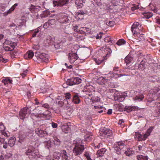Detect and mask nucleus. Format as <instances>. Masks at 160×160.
Segmentation results:
<instances>
[{"label":"nucleus","instance_id":"obj_18","mask_svg":"<svg viewBox=\"0 0 160 160\" xmlns=\"http://www.w3.org/2000/svg\"><path fill=\"white\" fill-rule=\"evenodd\" d=\"M76 31L78 32L79 33H90L91 31L90 29L89 28L86 27H82L80 28L79 30H76Z\"/></svg>","mask_w":160,"mask_h":160},{"label":"nucleus","instance_id":"obj_33","mask_svg":"<svg viewBox=\"0 0 160 160\" xmlns=\"http://www.w3.org/2000/svg\"><path fill=\"white\" fill-rule=\"evenodd\" d=\"M125 151H124L125 154L127 156H130L131 155L134 153V151L131 148H129L127 149V150H126V149H124Z\"/></svg>","mask_w":160,"mask_h":160},{"label":"nucleus","instance_id":"obj_5","mask_svg":"<svg viewBox=\"0 0 160 160\" xmlns=\"http://www.w3.org/2000/svg\"><path fill=\"white\" fill-rule=\"evenodd\" d=\"M154 128V127H151L147 130V132L143 135L141 134L137 133L136 134V136L137 137L138 140L139 141L145 140L149 136L151 133Z\"/></svg>","mask_w":160,"mask_h":160},{"label":"nucleus","instance_id":"obj_63","mask_svg":"<svg viewBox=\"0 0 160 160\" xmlns=\"http://www.w3.org/2000/svg\"><path fill=\"white\" fill-rule=\"evenodd\" d=\"M112 5H106V8H105V9H106V10H109L110 9H112Z\"/></svg>","mask_w":160,"mask_h":160},{"label":"nucleus","instance_id":"obj_25","mask_svg":"<svg viewBox=\"0 0 160 160\" xmlns=\"http://www.w3.org/2000/svg\"><path fill=\"white\" fill-rule=\"evenodd\" d=\"M53 137V141L54 145L56 146H59L61 143V142L58 138L55 135H52Z\"/></svg>","mask_w":160,"mask_h":160},{"label":"nucleus","instance_id":"obj_2","mask_svg":"<svg viewBox=\"0 0 160 160\" xmlns=\"http://www.w3.org/2000/svg\"><path fill=\"white\" fill-rule=\"evenodd\" d=\"M125 75H126L124 74L117 75L116 74V73H112V75H111V73L110 72L106 75V76L104 77H100L99 78V80L103 84H105L108 81H110V80L111 79V78L112 77L117 78Z\"/></svg>","mask_w":160,"mask_h":160},{"label":"nucleus","instance_id":"obj_10","mask_svg":"<svg viewBox=\"0 0 160 160\" xmlns=\"http://www.w3.org/2000/svg\"><path fill=\"white\" fill-rule=\"evenodd\" d=\"M28 109L26 108H24L22 109L19 112V115L21 119L23 120L28 116Z\"/></svg>","mask_w":160,"mask_h":160},{"label":"nucleus","instance_id":"obj_8","mask_svg":"<svg viewBox=\"0 0 160 160\" xmlns=\"http://www.w3.org/2000/svg\"><path fill=\"white\" fill-rule=\"evenodd\" d=\"M35 56L38 61L39 62L42 61L46 62L48 58V55L44 53H37L35 54Z\"/></svg>","mask_w":160,"mask_h":160},{"label":"nucleus","instance_id":"obj_26","mask_svg":"<svg viewBox=\"0 0 160 160\" xmlns=\"http://www.w3.org/2000/svg\"><path fill=\"white\" fill-rule=\"evenodd\" d=\"M143 17L146 19H149L152 16V13L149 12H146L142 13Z\"/></svg>","mask_w":160,"mask_h":160},{"label":"nucleus","instance_id":"obj_54","mask_svg":"<svg viewBox=\"0 0 160 160\" xmlns=\"http://www.w3.org/2000/svg\"><path fill=\"white\" fill-rule=\"evenodd\" d=\"M11 10L12 9L10 8L8 11H7V12H4L3 13V16H7L8 14L10 13L12 11V10Z\"/></svg>","mask_w":160,"mask_h":160},{"label":"nucleus","instance_id":"obj_14","mask_svg":"<svg viewBox=\"0 0 160 160\" xmlns=\"http://www.w3.org/2000/svg\"><path fill=\"white\" fill-rule=\"evenodd\" d=\"M68 2V0H57L56 1H53V6H55L56 4L58 6H62L66 4Z\"/></svg>","mask_w":160,"mask_h":160},{"label":"nucleus","instance_id":"obj_29","mask_svg":"<svg viewBox=\"0 0 160 160\" xmlns=\"http://www.w3.org/2000/svg\"><path fill=\"white\" fill-rule=\"evenodd\" d=\"M34 56L33 52L31 51H29L24 55V57L26 59L32 58Z\"/></svg>","mask_w":160,"mask_h":160},{"label":"nucleus","instance_id":"obj_45","mask_svg":"<svg viewBox=\"0 0 160 160\" xmlns=\"http://www.w3.org/2000/svg\"><path fill=\"white\" fill-rule=\"evenodd\" d=\"M159 90V88H155L151 90V92L152 95H155Z\"/></svg>","mask_w":160,"mask_h":160},{"label":"nucleus","instance_id":"obj_43","mask_svg":"<svg viewBox=\"0 0 160 160\" xmlns=\"http://www.w3.org/2000/svg\"><path fill=\"white\" fill-rule=\"evenodd\" d=\"M43 27L41 26L38 27L35 30L34 33L32 34V37H34L36 36L37 34L40 31Z\"/></svg>","mask_w":160,"mask_h":160},{"label":"nucleus","instance_id":"obj_16","mask_svg":"<svg viewBox=\"0 0 160 160\" xmlns=\"http://www.w3.org/2000/svg\"><path fill=\"white\" fill-rule=\"evenodd\" d=\"M1 81L4 85H7L8 83L12 84V80L10 79L8 77H3L1 79Z\"/></svg>","mask_w":160,"mask_h":160},{"label":"nucleus","instance_id":"obj_47","mask_svg":"<svg viewBox=\"0 0 160 160\" xmlns=\"http://www.w3.org/2000/svg\"><path fill=\"white\" fill-rule=\"evenodd\" d=\"M7 5L4 4H0V11H4Z\"/></svg>","mask_w":160,"mask_h":160},{"label":"nucleus","instance_id":"obj_57","mask_svg":"<svg viewBox=\"0 0 160 160\" xmlns=\"http://www.w3.org/2000/svg\"><path fill=\"white\" fill-rule=\"evenodd\" d=\"M50 26V24H49L48 22H46L43 25V28H44L45 29H46L48 28Z\"/></svg>","mask_w":160,"mask_h":160},{"label":"nucleus","instance_id":"obj_52","mask_svg":"<svg viewBox=\"0 0 160 160\" xmlns=\"http://www.w3.org/2000/svg\"><path fill=\"white\" fill-rule=\"evenodd\" d=\"M28 133H27V135L30 137L32 136L33 135V131L31 130H28Z\"/></svg>","mask_w":160,"mask_h":160},{"label":"nucleus","instance_id":"obj_24","mask_svg":"<svg viewBox=\"0 0 160 160\" xmlns=\"http://www.w3.org/2000/svg\"><path fill=\"white\" fill-rule=\"evenodd\" d=\"M40 7L38 6H35L31 5L30 8V11L32 12H36L39 10Z\"/></svg>","mask_w":160,"mask_h":160},{"label":"nucleus","instance_id":"obj_7","mask_svg":"<svg viewBox=\"0 0 160 160\" xmlns=\"http://www.w3.org/2000/svg\"><path fill=\"white\" fill-rule=\"evenodd\" d=\"M142 25L137 22H135L132 25L131 29L133 34H138L140 30H141Z\"/></svg>","mask_w":160,"mask_h":160},{"label":"nucleus","instance_id":"obj_60","mask_svg":"<svg viewBox=\"0 0 160 160\" xmlns=\"http://www.w3.org/2000/svg\"><path fill=\"white\" fill-rule=\"evenodd\" d=\"M0 61L5 63L7 62V60L4 58L2 56H0Z\"/></svg>","mask_w":160,"mask_h":160},{"label":"nucleus","instance_id":"obj_3","mask_svg":"<svg viewBox=\"0 0 160 160\" xmlns=\"http://www.w3.org/2000/svg\"><path fill=\"white\" fill-rule=\"evenodd\" d=\"M114 148L117 153L119 154L125 151L124 149H126V146L123 142H118L115 143Z\"/></svg>","mask_w":160,"mask_h":160},{"label":"nucleus","instance_id":"obj_59","mask_svg":"<svg viewBox=\"0 0 160 160\" xmlns=\"http://www.w3.org/2000/svg\"><path fill=\"white\" fill-rule=\"evenodd\" d=\"M84 155L87 159L91 157L89 153L88 152H85L84 153Z\"/></svg>","mask_w":160,"mask_h":160},{"label":"nucleus","instance_id":"obj_28","mask_svg":"<svg viewBox=\"0 0 160 160\" xmlns=\"http://www.w3.org/2000/svg\"><path fill=\"white\" fill-rule=\"evenodd\" d=\"M132 60V58L129 55L127 56L125 58V62L128 66H129Z\"/></svg>","mask_w":160,"mask_h":160},{"label":"nucleus","instance_id":"obj_36","mask_svg":"<svg viewBox=\"0 0 160 160\" xmlns=\"http://www.w3.org/2000/svg\"><path fill=\"white\" fill-rule=\"evenodd\" d=\"M71 101L72 102L75 104L79 103L80 102V99L77 95H75L73 97Z\"/></svg>","mask_w":160,"mask_h":160},{"label":"nucleus","instance_id":"obj_62","mask_svg":"<svg viewBox=\"0 0 160 160\" xmlns=\"http://www.w3.org/2000/svg\"><path fill=\"white\" fill-rule=\"evenodd\" d=\"M46 158L47 160H52V159H53V155L52 156L51 155H49L47 156Z\"/></svg>","mask_w":160,"mask_h":160},{"label":"nucleus","instance_id":"obj_1","mask_svg":"<svg viewBox=\"0 0 160 160\" xmlns=\"http://www.w3.org/2000/svg\"><path fill=\"white\" fill-rule=\"evenodd\" d=\"M82 141L78 138L74 141L75 144L73 150V152L74 155L77 156L81 154L84 149V145L82 144Z\"/></svg>","mask_w":160,"mask_h":160},{"label":"nucleus","instance_id":"obj_20","mask_svg":"<svg viewBox=\"0 0 160 160\" xmlns=\"http://www.w3.org/2000/svg\"><path fill=\"white\" fill-rule=\"evenodd\" d=\"M86 0H76L75 4L77 8H81L83 6V4L85 2Z\"/></svg>","mask_w":160,"mask_h":160},{"label":"nucleus","instance_id":"obj_41","mask_svg":"<svg viewBox=\"0 0 160 160\" xmlns=\"http://www.w3.org/2000/svg\"><path fill=\"white\" fill-rule=\"evenodd\" d=\"M146 148L142 144L141 145H139L137 147V148L136 149L137 152H141V151H144Z\"/></svg>","mask_w":160,"mask_h":160},{"label":"nucleus","instance_id":"obj_40","mask_svg":"<svg viewBox=\"0 0 160 160\" xmlns=\"http://www.w3.org/2000/svg\"><path fill=\"white\" fill-rule=\"evenodd\" d=\"M92 102H98L100 101V98L95 96H93L90 99Z\"/></svg>","mask_w":160,"mask_h":160},{"label":"nucleus","instance_id":"obj_22","mask_svg":"<svg viewBox=\"0 0 160 160\" xmlns=\"http://www.w3.org/2000/svg\"><path fill=\"white\" fill-rule=\"evenodd\" d=\"M35 132L38 136L41 137H44L45 134L44 131L39 128H36L35 129Z\"/></svg>","mask_w":160,"mask_h":160},{"label":"nucleus","instance_id":"obj_56","mask_svg":"<svg viewBox=\"0 0 160 160\" xmlns=\"http://www.w3.org/2000/svg\"><path fill=\"white\" fill-rule=\"evenodd\" d=\"M100 109H102L98 111L99 113H101L103 112H105L106 109L104 107H103L102 106H100Z\"/></svg>","mask_w":160,"mask_h":160},{"label":"nucleus","instance_id":"obj_39","mask_svg":"<svg viewBox=\"0 0 160 160\" xmlns=\"http://www.w3.org/2000/svg\"><path fill=\"white\" fill-rule=\"evenodd\" d=\"M149 80L153 82H160L159 78L157 76H154L149 77Z\"/></svg>","mask_w":160,"mask_h":160},{"label":"nucleus","instance_id":"obj_51","mask_svg":"<svg viewBox=\"0 0 160 160\" xmlns=\"http://www.w3.org/2000/svg\"><path fill=\"white\" fill-rule=\"evenodd\" d=\"M69 33V32L64 30L62 34V36L63 37H66L67 36V35Z\"/></svg>","mask_w":160,"mask_h":160},{"label":"nucleus","instance_id":"obj_48","mask_svg":"<svg viewBox=\"0 0 160 160\" xmlns=\"http://www.w3.org/2000/svg\"><path fill=\"white\" fill-rule=\"evenodd\" d=\"M114 99L115 101H118L119 102H121L122 99L119 95L116 94L114 95Z\"/></svg>","mask_w":160,"mask_h":160},{"label":"nucleus","instance_id":"obj_12","mask_svg":"<svg viewBox=\"0 0 160 160\" xmlns=\"http://www.w3.org/2000/svg\"><path fill=\"white\" fill-rule=\"evenodd\" d=\"M112 133L111 130L108 128L104 129L103 131L101 132L100 134L105 137H108L112 135Z\"/></svg>","mask_w":160,"mask_h":160},{"label":"nucleus","instance_id":"obj_4","mask_svg":"<svg viewBox=\"0 0 160 160\" xmlns=\"http://www.w3.org/2000/svg\"><path fill=\"white\" fill-rule=\"evenodd\" d=\"M16 44L8 40H6L3 43V48L6 51H12L15 48Z\"/></svg>","mask_w":160,"mask_h":160},{"label":"nucleus","instance_id":"obj_44","mask_svg":"<svg viewBox=\"0 0 160 160\" xmlns=\"http://www.w3.org/2000/svg\"><path fill=\"white\" fill-rule=\"evenodd\" d=\"M104 51L106 52L105 54L107 56H109L112 53V51L111 49L109 48H106L104 50Z\"/></svg>","mask_w":160,"mask_h":160},{"label":"nucleus","instance_id":"obj_17","mask_svg":"<svg viewBox=\"0 0 160 160\" xmlns=\"http://www.w3.org/2000/svg\"><path fill=\"white\" fill-rule=\"evenodd\" d=\"M138 108H139L137 106H126L125 108V110L128 112H129L133 110L138 109Z\"/></svg>","mask_w":160,"mask_h":160},{"label":"nucleus","instance_id":"obj_42","mask_svg":"<svg viewBox=\"0 0 160 160\" xmlns=\"http://www.w3.org/2000/svg\"><path fill=\"white\" fill-rule=\"evenodd\" d=\"M138 160H148V156L145 155H140L137 156Z\"/></svg>","mask_w":160,"mask_h":160},{"label":"nucleus","instance_id":"obj_19","mask_svg":"<svg viewBox=\"0 0 160 160\" xmlns=\"http://www.w3.org/2000/svg\"><path fill=\"white\" fill-rule=\"evenodd\" d=\"M47 42L50 45H53L54 43V38L53 36H48L47 37Z\"/></svg>","mask_w":160,"mask_h":160},{"label":"nucleus","instance_id":"obj_38","mask_svg":"<svg viewBox=\"0 0 160 160\" xmlns=\"http://www.w3.org/2000/svg\"><path fill=\"white\" fill-rule=\"evenodd\" d=\"M35 151H36L35 150L34 148L32 146H30L26 150L25 153L26 155H30V153Z\"/></svg>","mask_w":160,"mask_h":160},{"label":"nucleus","instance_id":"obj_21","mask_svg":"<svg viewBox=\"0 0 160 160\" xmlns=\"http://www.w3.org/2000/svg\"><path fill=\"white\" fill-rule=\"evenodd\" d=\"M89 89V88H88L85 91V93L86 95L88 96L89 97L91 98L93 96H94V95L95 91L93 90H92V91H90ZM87 97L88 98H89V97H88V96H87Z\"/></svg>","mask_w":160,"mask_h":160},{"label":"nucleus","instance_id":"obj_6","mask_svg":"<svg viewBox=\"0 0 160 160\" xmlns=\"http://www.w3.org/2000/svg\"><path fill=\"white\" fill-rule=\"evenodd\" d=\"M151 95V94L150 93L149 95H148L147 96L146 99V101L148 102L147 104L148 105H149V104H150V105L153 106L157 105V108L158 110V115L159 116L160 115V102L158 103H156L154 100L150 99Z\"/></svg>","mask_w":160,"mask_h":160},{"label":"nucleus","instance_id":"obj_34","mask_svg":"<svg viewBox=\"0 0 160 160\" xmlns=\"http://www.w3.org/2000/svg\"><path fill=\"white\" fill-rule=\"evenodd\" d=\"M15 137H11L8 141L9 145L10 147H12L15 144Z\"/></svg>","mask_w":160,"mask_h":160},{"label":"nucleus","instance_id":"obj_30","mask_svg":"<svg viewBox=\"0 0 160 160\" xmlns=\"http://www.w3.org/2000/svg\"><path fill=\"white\" fill-rule=\"evenodd\" d=\"M61 156V155L59 152H54L53 154V159L52 160H58Z\"/></svg>","mask_w":160,"mask_h":160},{"label":"nucleus","instance_id":"obj_46","mask_svg":"<svg viewBox=\"0 0 160 160\" xmlns=\"http://www.w3.org/2000/svg\"><path fill=\"white\" fill-rule=\"evenodd\" d=\"M125 42V40L123 39L119 40L117 42L116 44L118 46H121L124 44Z\"/></svg>","mask_w":160,"mask_h":160},{"label":"nucleus","instance_id":"obj_9","mask_svg":"<svg viewBox=\"0 0 160 160\" xmlns=\"http://www.w3.org/2000/svg\"><path fill=\"white\" fill-rule=\"evenodd\" d=\"M81 82V79L78 77H75L68 79L67 81V83L69 86H72L78 84Z\"/></svg>","mask_w":160,"mask_h":160},{"label":"nucleus","instance_id":"obj_50","mask_svg":"<svg viewBox=\"0 0 160 160\" xmlns=\"http://www.w3.org/2000/svg\"><path fill=\"white\" fill-rule=\"evenodd\" d=\"M65 97L66 100H68L71 99L72 97V95L69 93H67L65 94Z\"/></svg>","mask_w":160,"mask_h":160},{"label":"nucleus","instance_id":"obj_64","mask_svg":"<svg viewBox=\"0 0 160 160\" xmlns=\"http://www.w3.org/2000/svg\"><path fill=\"white\" fill-rule=\"evenodd\" d=\"M12 155L10 153H7L5 156V158H8L12 157Z\"/></svg>","mask_w":160,"mask_h":160},{"label":"nucleus","instance_id":"obj_55","mask_svg":"<svg viewBox=\"0 0 160 160\" xmlns=\"http://www.w3.org/2000/svg\"><path fill=\"white\" fill-rule=\"evenodd\" d=\"M5 129L4 125L2 122H0V132H2Z\"/></svg>","mask_w":160,"mask_h":160},{"label":"nucleus","instance_id":"obj_13","mask_svg":"<svg viewBox=\"0 0 160 160\" xmlns=\"http://www.w3.org/2000/svg\"><path fill=\"white\" fill-rule=\"evenodd\" d=\"M69 62L71 63H73L78 58L77 54L74 53H70L68 55Z\"/></svg>","mask_w":160,"mask_h":160},{"label":"nucleus","instance_id":"obj_32","mask_svg":"<svg viewBox=\"0 0 160 160\" xmlns=\"http://www.w3.org/2000/svg\"><path fill=\"white\" fill-rule=\"evenodd\" d=\"M27 155L28 156V158L30 159H32L37 158V152H36V151H33V152L30 153V155L28 154Z\"/></svg>","mask_w":160,"mask_h":160},{"label":"nucleus","instance_id":"obj_31","mask_svg":"<svg viewBox=\"0 0 160 160\" xmlns=\"http://www.w3.org/2000/svg\"><path fill=\"white\" fill-rule=\"evenodd\" d=\"M146 60L145 59H142L140 62L138 66V68L140 70H143L144 69L145 67V63L146 62Z\"/></svg>","mask_w":160,"mask_h":160},{"label":"nucleus","instance_id":"obj_15","mask_svg":"<svg viewBox=\"0 0 160 160\" xmlns=\"http://www.w3.org/2000/svg\"><path fill=\"white\" fill-rule=\"evenodd\" d=\"M59 153L61 154L62 160H68L69 154L67 152L66 150H61Z\"/></svg>","mask_w":160,"mask_h":160},{"label":"nucleus","instance_id":"obj_37","mask_svg":"<svg viewBox=\"0 0 160 160\" xmlns=\"http://www.w3.org/2000/svg\"><path fill=\"white\" fill-rule=\"evenodd\" d=\"M92 138V135L91 133L87 132L86 134L84 136V138L86 141H89Z\"/></svg>","mask_w":160,"mask_h":160},{"label":"nucleus","instance_id":"obj_11","mask_svg":"<svg viewBox=\"0 0 160 160\" xmlns=\"http://www.w3.org/2000/svg\"><path fill=\"white\" fill-rule=\"evenodd\" d=\"M59 21L62 23H69L70 22L68 16L65 14H62L59 16Z\"/></svg>","mask_w":160,"mask_h":160},{"label":"nucleus","instance_id":"obj_49","mask_svg":"<svg viewBox=\"0 0 160 160\" xmlns=\"http://www.w3.org/2000/svg\"><path fill=\"white\" fill-rule=\"evenodd\" d=\"M134 36L136 38V39H138V38H139L140 39V40H142L143 38L141 36L140 32H139L138 33V34H133Z\"/></svg>","mask_w":160,"mask_h":160},{"label":"nucleus","instance_id":"obj_58","mask_svg":"<svg viewBox=\"0 0 160 160\" xmlns=\"http://www.w3.org/2000/svg\"><path fill=\"white\" fill-rule=\"evenodd\" d=\"M28 71V70L27 69H26L23 71V73L21 74V75L22 76V78H23L26 76Z\"/></svg>","mask_w":160,"mask_h":160},{"label":"nucleus","instance_id":"obj_53","mask_svg":"<svg viewBox=\"0 0 160 160\" xmlns=\"http://www.w3.org/2000/svg\"><path fill=\"white\" fill-rule=\"evenodd\" d=\"M48 22L49 24L51 26V25H54L55 24V20L54 19H52L49 20Z\"/></svg>","mask_w":160,"mask_h":160},{"label":"nucleus","instance_id":"obj_23","mask_svg":"<svg viewBox=\"0 0 160 160\" xmlns=\"http://www.w3.org/2000/svg\"><path fill=\"white\" fill-rule=\"evenodd\" d=\"M106 149L105 148H102L98 150L97 152V155L98 157H102L106 152Z\"/></svg>","mask_w":160,"mask_h":160},{"label":"nucleus","instance_id":"obj_61","mask_svg":"<svg viewBox=\"0 0 160 160\" xmlns=\"http://www.w3.org/2000/svg\"><path fill=\"white\" fill-rule=\"evenodd\" d=\"M124 121L123 119H120L119 121L118 124L121 126H124Z\"/></svg>","mask_w":160,"mask_h":160},{"label":"nucleus","instance_id":"obj_35","mask_svg":"<svg viewBox=\"0 0 160 160\" xmlns=\"http://www.w3.org/2000/svg\"><path fill=\"white\" fill-rule=\"evenodd\" d=\"M144 98V97L143 95L141 94L135 96L133 98V99L135 101L140 102L142 101Z\"/></svg>","mask_w":160,"mask_h":160},{"label":"nucleus","instance_id":"obj_27","mask_svg":"<svg viewBox=\"0 0 160 160\" xmlns=\"http://www.w3.org/2000/svg\"><path fill=\"white\" fill-rule=\"evenodd\" d=\"M46 140L44 141L45 146L46 148L49 149L51 146V142L49 138H46Z\"/></svg>","mask_w":160,"mask_h":160}]
</instances>
